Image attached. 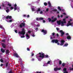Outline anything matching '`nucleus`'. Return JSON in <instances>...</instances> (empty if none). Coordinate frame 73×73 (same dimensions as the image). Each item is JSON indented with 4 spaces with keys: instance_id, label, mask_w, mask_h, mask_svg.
Wrapping results in <instances>:
<instances>
[{
    "instance_id": "nucleus-1",
    "label": "nucleus",
    "mask_w": 73,
    "mask_h": 73,
    "mask_svg": "<svg viewBox=\"0 0 73 73\" xmlns=\"http://www.w3.org/2000/svg\"><path fill=\"white\" fill-rule=\"evenodd\" d=\"M38 54L40 55L39 56V57L41 58V59H43L45 57V55H44V53H43L42 52H39Z\"/></svg>"
},
{
    "instance_id": "nucleus-2",
    "label": "nucleus",
    "mask_w": 73,
    "mask_h": 73,
    "mask_svg": "<svg viewBox=\"0 0 73 73\" xmlns=\"http://www.w3.org/2000/svg\"><path fill=\"white\" fill-rule=\"evenodd\" d=\"M19 34H21L22 35H25V30L24 28L22 29L21 31H19Z\"/></svg>"
},
{
    "instance_id": "nucleus-3",
    "label": "nucleus",
    "mask_w": 73,
    "mask_h": 73,
    "mask_svg": "<svg viewBox=\"0 0 73 73\" xmlns=\"http://www.w3.org/2000/svg\"><path fill=\"white\" fill-rule=\"evenodd\" d=\"M51 42H53V43H54V42H55V43L56 44H57L58 45H60V43L58 42V40L57 39H53L52 40Z\"/></svg>"
},
{
    "instance_id": "nucleus-4",
    "label": "nucleus",
    "mask_w": 73,
    "mask_h": 73,
    "mask_svg": "<svg viewBox=\"0 0 73 73\" xmlns=\"http://www.w3.org/2000/svg\"><path fill=\"white\" fill-rule=\"evenodd\" d=\"M57 24H58V25H61V26L62 27V26H64V25L63 24V21H61V20H59V21H57Z\"/></svg>"
},
{
    "instance_id": "nucleus-5",
    "label": "nucleus",
    "mask_w": 73,
    "mask_h": 73,
    "mask_svg": "<svg viewBox=\"0 0 73 73\" xmlns=\"http://www.w3.org/2000/svg\"><path fill=\"white\" fill-rule=\"evenodd\" d=\"M72 21V19H70V21L68 22V23H67L66 25L67 27H69V26H72V23H70V21Z\"/></svg>"
},
{
    "instance_id": "nucleus-6",
    "label": "nucleus",
    "mask_w": 73,
    "mask_h": 73,
    "mask_svg": "<svg viewBox=\"0 0 73 73\" xmlns=\"http://www.w3.org/2000/svg\"><path fill=\"white\" fill-rule=\"evenodd\" d=\"M25 23H22L21 24L19 25V27L21 28H22L23 27H25Z\"/></svg>"
},
{
    "instance_id": "nucleus-7",
    "label": "nucleus",
    "mask_w": 73,
    "mask_h": 73,
    "mask_svg": "<svg viewBox=\"0 0 73 73\" xmlns=\"http://www.w3.org/2000/svg\"><path fill=\"white\" fill-rule=\"evenodd\" d=\"M60 32L61 33L60 36L61 37H63L64 36V35L65 34V33L62 30H60Z\"/></svg>"
},
{
    "instance_id": "nucleus-8",
    "label": "nucleus",
    "mask_w": 73,
    "mask_h": 73,
    "mask_svg": "<svg viewBox=\"0 0 73 73\" xmlns=\"http://www.w3.org/2000/svg\"><path fill=\"white\" fill-rule=\"evenodd\" d=\"M41 32L42 33H43L44 34H46L47 33V31L46 30H44V29H42L41 31Z\"/></svg>"
},
{
    "instance_id": "nucleus-9",
    "label": "nucleus",
    "mask_w": 73,
    "mask_h": 73,
    "mask_svg": "<svg viewBox=\"0 0 73 73\" xmlns=\"http://www.w3.org/2000/svg\"><path fill=\"white\" fill-rule=\"evenodd\" d=\"M65 42V41L64 40H61L60 42V45L61 46H62L64 45V42Z\"/></svg>"
},
{
    "instance_id": "nucleus-10",
    "label": "nucleus",
    "mask_w": 73,
    "mask_h": 73,
    "mask_svg": "<svg viewBox=\"0 0 73 73\" xmlns=\"http://www.w3.org/2000/svg\"><path fill=\"white\" fill-rule=\"evenodd\" d=\"M61 69V68H54V71L55 72H57V71L58 70H60Z\"/></svg>"
},
{
    "instance_id": "nucleus-11",
    "label": "nucleus",
    "mask_w": 73,
    "mask_h": 73,
    "mask_svg": "<svg viewBox=\"0 0 73 73\" xmlns=\"http://www.w3.org/2000/svg\"><path fill=\"white\" fill-rule=\"evenodd\" d=\"M6 19H12V16L8 15L6 17Z\"/></svg>"
},
{
    "instance_id": "nucleus-12",
    "label": "nucleus",
    "mask_w": 73,
    "mask_h": 73,
    "mask_svg": "<svg viewBox=\"0 0 73 73\" xmlns=\"http://www.w3.org/2000/svg\"><path fill=\"white\" fill-rule=\"evenodd\" d=\"M56 20H57V18H55L54 19L52 20L51 21V22L54 23V22H55Z\"/></svg>"
},
{
    "instance_id": "nucleus-13",
    "label": "nucleus",
    "mask_w": 73,
    "mask_h": 73,
    "mask_svg": "<svg viewBox=\"0 0 73 73\" xmlns=\"http://www.w3.org/2000/svg\"><path fill=\"white\" fill-rule=\"evenodd\" d=\"M1 45L3 48H5V46H6V45H5V44L3 43H2Z\"/></svg>"
},
{
    "instance_id": "nucleus-14",
    "label": "nucleus",
    "mask_w": 73,
    "mask_h": 73,
    "mask_svg": "<svg viewBox=\"0 0 73 73\" xmlns=\"http://www.w3.org/2000/svg\"><path fill=\"white\" fill-rule=\"evenodd\" d=\"M48 4L49 7H52V5H51V3L50 1L48 2Z\"/></svg>"
},
{
    "instance_id": "nucleus-15",
    "label": "nucleus",
    "mask_w": 73,
    "mask_h": 73,
    "mask_svg": "<svg viewBox=\"0 0 73 73\" xmlns=\"http://www.w3.org/2000/svg\"><path fill=\"white\" fill-rule=\"evenodd\" d=\"M63 20L64 21H63V24L64 25V24H66V20H65V19H63Z\"/></svg>"
},
{
    "instance_id": "nucleus-16",
    "label": "nucleus",
    "mask_w": 73,
    "mask_h": 73,
    "mask_svg": "<svg viewBox=\"0 0 73 73\" xmlns=\"http://www.w3.org/2000/svg\"><path fill=\"white\" fill-rule=\"evenodd\" d=\"M1 51L2 53H4L5 52V50H4L3 48H1Z\"/></svg>"
},
{
    "instance_id": "nucleus-17",
    "label": "nucleus",
    "mask_w": 73,
    "mask_h": 73,
    "mask_svg": "<svg viewBox=\"0 0 73 73\" xmlns=\"http://www.w3.org/2000/svg\"><path fill=\"white\" fill-rule=\"evenodd\" d=\"M14 56H15L16 57H19V55H18V54H17V53L14 54Z\"/></svg>"
},
{
    "instance_id": "nucleus-18",
    "label": "nucleus",
    "mask_w": 73,
    "mask_h": 73,
    "mask_svg": "<svg viewBox=\"0 0 73 73\" xmlns=\"http://www.w3.org/2000/svg\"><path fill=\"white\" fill-rule=\"evenodd\" d=\"M9 50H6V54H8V53H9Z\"/></svg>"
},
{
    "instance_id": "nucleus-19",
    "label": "nucleus",
    "mask_w": 73,
    "mask_h": 73,
    "mask_svg": "<svg viewBox=\"0 0 73 73\" xmlns=\"http://www.w3.org/2000/svg\"><path fill=\"white\" fill-rule=\"evenodd\" d=\"M67 39H71V37H70V36L69 35L67 36Z\"/></svg>"
},
{
    "instance_id": "nucleus-20",
    "label": "nucleus",
    "mask_w": 73,
    "mask_h": 73,
    "mask_svg": "<svg viewBox=\"0 0 73 73\" xmlns=\"http://www.w3.org/2000/svg\"><path fill=\"white\" fill-rule=\"evenodd\" d=\"M58 9H59V11H61V10H62V9H61V7L60 6H58Z\"/></svg>"
},
{
    "instance_id": "nucleus-21",
    "label": "nucleus",
    "mask_w": 73,
    "mask_h": 73,
    "mask_svg": "<svg viewBox=\"0 0 73 73\" xmlns=\"http://www.w3.org/2000/svg\"><path fill=\"white\" fill-rule=\"evenodd\" d=\"M26 36L28 38H29V35H28V34H26Z\"/></svg>"
},
{
    "instance_id": "nucleus-22",
    "label": "nucleus",
    "mask_w": 73,
    "mask_h": 73,
    "mask_svg": "<svg viewBox=\"0 0 73 73\" xmlns=\"http://www.w3.org/2000/svg\"><path fill=\"white\" fill-rule=\"evenodd\" d=\"M6 39L7 40V41H9V37H6Z\"/></svg>"
},
{
    "instance_id": "nucleus-23",
    "label": "nucleus",
    "mask_w": 73,
    "mask_h": 73,
    "mask_svg": "<svg viewBox=\"0 0 73 73\" xmlns=\"http://www.w3.org/2000/svg\"><path fill=\"white\" fill-rule=\"evenodd\" d=\"M41 11V9L40 8H39L38 9V10H36V12H39Z\"/></svg>"
},
{
    "instance_id": "nucleus-24",
    "label": "nucleus",
    "mask_w": 73,
    "mask_h": 73,
    "mask_svg": "<svg viewBox=\"0 0 73 73\" xmlns=\"http://www.w3.org/2000/svg\"><path fill=\"white\" fill-rule=\"evenodd\" d=\"M44 5L45 6H47V5H48V3L46 2L44 3Z\"/></svg>"
},
{
    "instance_id": "nucleus-25",
    "label": "nucleus",
    "mask_w": 73,
    "mask_h": 73,
    "mask_svg": "<svg viewBox=\"0 0 73 73\" xmlns=\"http://www.w3.org/2000/svg\"><path fill=\"white\" fill-rule=\"evenodd\" d=\"M59 64L61 65V64H62V61H61V60H59Z\"/></svg>"
},
{
    "instance_id": "nucleus-26",
    "label": "nucleus",
    "mask_w": 73,
    "mask_h": 73,
    "mask_svg": "<svg viewBox=\"0 0 73 73\" xmlns=\"http://www.w3.org/2000/svg\"><path fill=\"white\" fill-rule=\"evenodd\" d=\"M48 20L49 22H50L52 21V19L50 18H48Z\"/></svg>"
},
{
    "instance_id": "nucleus-27",
    "label": "nucleus",
    "mask_w": 73,
    "mask_h": 73,
    "mask_svg": "<svg viewBox=\"0 0 73 73\" xmlns=\"http://www.w3.org/2000/svg\"><path fill=\"white\" fill-rule=\"evenodd\" d=\"M7 5H8V6H9V7H11V6H12V5H11V4L9 3H8Z\"/></svg>"
},
{
    "instance_id": "nucleus-28",
    "label": "nucleus",
    "mask_w": 73,
    "mask_h": 73,
    "mask_svg": "<svg viewBox=\"0 0 73 73\" xmlns=\"http://www.w3.org/2000/svg\"><path fill=\"white\" fill-rule=\"evenodd\" d=\"M68 43H66L64 45V46H68Z\"/></svg>"
},
{
    "instance_id": "nucleus-29",
    "label": "nucleus",
    "mask_w": 73,
    "mask_h": 73,
    "mask_svg": "<svg viewBox=\"0 0 73 73\" xmlns=\"http://www.w3.org/2000/svg\"><path fill=\"white\" fill-rule=\"evenodd\" d=\"M57 11V10L56 9H54L52 10V11H53V12H56V11Z\"/></svg>"
},
{
    "instance_id": "nucleus-30",
    "label": "nucleus",
    "mask_w": 73,
    "mask_h": 73,
    "mask_svg": "<svg viewBox=\"0 0 73 73\" xmlns=\"http://www.w3.org/2000/svg\"><path fill=\"white\" fill-rule=\"evenodd\" d=\"M39 19H40V20H42L44 19V18L43 17H40L39 18Z\"/></svg>"
},
{
    "instance_id": "nucleus-31",
    "label": "nucleus",
    "mask_w": 73,
    "mask_h": 73,
    "mask_svg": "<svg viewBox=\"0 0 73 73\" xmlns=\"http://www.w3.org/2000/svg\"><path fill=\"white\" fill-rule=\"evenodd\" d=\"M63 71H64V72H66V68H64L63 69Z\"/></svg>"
},
{
    "instance_id": "nucleus-32",
    "label": "nucleus",
    "mask_w": 73,
    "mask_h": 73,
    "mask_svg": "<svg viewBox=\"0 0 73 73\" xmlns=\"http://www.w3.org/2000/svg\"><path fill=\"white\" fill-rule=\"evenodd\" d=\"M10 9L11 10H12V9H13V6H11L10 7Z\"/></svg>"
},
{
    "instance_id": "nucleus-33",
    "label": "nucleus",
    "mask_w": 73,
    "mask_h": 73,
    "mask_svg": "<svg viewBox=\"0 0 73 73\" xmlns=\"http://www.w3.org/2000/svg\"><path fill=\"white\" fill-rule=\"evenodd\" d=\"M5 4H2V6L4 8H5Z\"/></svg>"
},
{
    "instance_id": "nucleus-34",
    "label": "nucleus",
    "mask_w": 73,
    "mask_h": 73,
    "mask_svg": "<svg viewBox=\"0 0 73 73\" xmlns=\"http://www.w3.org/2000/svg\"><path fill=\"white\" fill-rule=\"evenodd\" d=\"M8 63L7 62L6 64V67H7L8 66Z\"/></svg>"
},
{
    "instance_id": "nucleus-35",
    "label": "nucleus",
    "mask_w": 73,
    "mask_h": 73,
    "mask_svg": "<svg viewBox=\"0 0 73 73\" xmlns=\"http://www.w3.org/2000/svg\"><path fill=\"white\" fill-rule=\"evenodd\" d=\"M2 42H5V39H3V40L1 41Z\"/></svg>"
},
{
    "instance_id": "nucleus-36",
    "label": "nucleus",
    "mask_w": 73,
    "mask_h": 73,
    "mask_svg": "<svg viewBox=\"0 0 73 73\" xmlns=\"http://www.w3.org/2000/svg\"><path fill=\"white\" fill-rule=\"evenodd\" d=\"M14 11H16V10H17V7H14Z\"/></svg>"
},
{
    "instance_id": "nucleus-37",
    "label": "nucleus",
    "mask_w": 73,
    "mask_h": 73,
    "mask_svg": "<svg viewBox=\"0 0 73 73\" xmlns=\"http://www.w3.org/2000/svg\"><path fill=\"white\" fill-rule=\"evenodd\" d=\"M0 61H1V62H3V59H0Z\"/></svg>"
},
{
    "instance_id": "nucleus-38",
    "label": "nucleus",
    "mask_w": 73,
    "mask_h": 73,
    "mask_svg": "<svg viewBox=\"0 0 73 73\" xmlns=\"http://www.w3.org/2000/svg\"><path fill=\"white\" fill-rule=\"evenodd\" d=\"M65 63H63L62 64V66H65Z\"/></svg>"
},
{
    "instance_id": "nucleus-39",
    "label": "nucleus",
    "mask_w": 73,
    "mask_h": 73,
    "mask_svg": "<svg viewBox=\"0 0 73 73\" xmlns=\"http://www.w3.org/2000/svg\"><path fill=\"white\" fill-rule=\"evenodd\" d=\"M6 12H7V13H8V12H9V9H7L6 10Z\"/></svg>"
},
{
    "instance_id": "nucleus-40",
    "label": "nucleus",
    "mask_w": 73,
    "mask_h": 73,
    "mask_svg": "<svg viewBox=\"0 0 73 73\" xmlns=\"http://www.w3.org/2000/svg\"><path fill=\"white\" fill-rule=\"evenodd\" d=\"M52 36H54V35H55V33H52Z\"/></svg>"
},
{
    "instance_id": "nucleus-41",
    "label": "nucleus",
    "mask_w": 73,
    "mask_h": 73,
    "mask_svg": "<svg viewBox=\"0 0 73 73\" xmlns=\"http://www.w3.org/2000/svg\"><path fill=\"white\" fill-rule=\"evenodd\" d=\"M70 70H73V68H71L70 67L69 68Z\"/></svg>"
},
{
    "instance_id": "nucleus-42",
    "label": "nucleus",
    "mask_w": 73,
    "mask_h": 73,
    "mask_svg": "<svg viewBox=\"0 0 73 73\" xmlns=\"http://www.w3.org/2000/svg\"><path fill=\"white\" fill-rule=\"evenodd\" d=\"M0 28H1V29H3V28H4L3 27V26H2L1 25L0 26Z\"/></svg>"
},
{
    "instance_id": "nucleus-43",
    "label": "nucleus",
    "mask_w": 73,
    "mask_h": 73,
    "mask_svg": "<svg viewBox=\"0 0 73 73\" xmlns=\"http://www.w3.org/2000/svg\"><path fill=\"white\" fill-rule=\"evenodd\" d=\"M45 58H49L48 56V55H46L45 56Z\"/></svg>"
},
{
    "instance_id": "nucleus-44",
    "label": "nucleus",
    "mask_w": 73,
    "mask_h": 73,
    "mask_svg": "<svg viewBox=\"0 0 73 73\" xmlns=\"http://www.w3.org/2000/svg\"><path fill=\"white\" fill-rule=\"evenodd\" d=\"M36 20H37V21H39V20H40V18H37L36 19Z\"/></svg>"
},
{
    "instance_id": "nucleus-45",
    "label": "nucleus",
    "mask_w": 73,
    "mask_h": 73,
    "mask_svg": "<svg viewBox=\"0 0 73 73\" xmlns=\"http://www.w3.org/2000/svg\"><path fill=\"white\" fill-rule=\"evenodd\" d=\"M13 72H12V70H10L9 72H8V73H13Z\"/></svg>"
},
{
    "instance_id": "nucleus-46",
    "label": "nucleus",
    "mask_w": 73,
    "mask_h": 73,
    "mask_svg": "<svg viewBox=\"0 0 73 73\" xmlns=\"http://www.w3.org/2000/svg\"><path fill=\"white\" fill-rule=\"evenodd\" d=\"M27 50L28 51H30V49H29V48H27Z\"/></svg>"
},
{
    "instance_id": "nucleus-47",
    "label": "nucleus",
    "mask_w": 73,
    "mask_h": 73,
    "mask_svg": "<svg viewBox=\"0 0 73 73\" xmlns=\"http://www.w3.org/2000/svg\"><path fill=\"white\" fill-rule=\"evenodd\" d=\"M36 73H41V72H39L38 71H36Z\"/></svg>"
},
{
    "instance_id": "nucleus-48",
    "label": "nucleus",
    "mask_w": 73,
    "mask_h": 73,
    "mask_svg": "<svg viewBox=\"0 0 73 73\" xmlns=\"http://www.w3.org/2000/svg\"><path fill=\"white\" fill-rule=\"evenodd\" d=\"M56 30L57 31H59V28L58 27H56Z\"/></svg>"
},
{
    "instance_id": "nucleus-49",
    "label": "nucleus",
    "mask_w": 73,
    "mask_h": 73,
    "mask_svg": "<svg viewBox=\"0 0 73 73\" xmlns=\"http://www.w3.org/2000/svg\"><path fill=\"white\" fill-rule=\"evenodd\" d=\"M28 33L29 34H31V31H28Z\"/></svg>"
},
{
    "instance_id": "nucleus-50",
    "label": "nucleus",
    "mask_w": 73,
    "mask_h": 73,
    "mask_svg": "<svg viewBox=\"0 0 73 73\" xmlns=\"http://www.w3.org/2000/svg\"><path fill=\"white\" fill-rule=\"evenodd\" d=\"M23 63L22 62H21L20 63V65L22 66H23Z\"/></svg>"
},
{
    "instance_id": "nucleus-51",
    "label": "nucleus",
    "mask_w": 73,
    "mask_h": 73,
    "mask_svg": "<svg viewBox=\"0 0 73 73\" xmlns=\"http://www.w3.org/2000/svg\"><path fill=\"white\" fill-rule=\"evenodd\" d=\"M50 61H48V62L47 63V64H49V63H50Z\"/></svg>"
},
{
    "instance_id": "nucleus-52",
    "label": "nucleus",
    "mask_w": 73,
    "mask_h": 73,
    "mask_svg": "<svg viewBox=\"0 0 73 73\" xmlns=\"http://www.w3.org/2000/svg\"><path fill=\"white\" fill-rule=\"evenodd\" d=\"M32 36H33V37H35V34H32Z\"/></svg>"
},
{
    "instance_id": "nucleus-53",
    "label": "nucleus",
    "mask_w": 73,
    "mask_h": 73,
    "mask_svg": "<svg viewBox=\"0 0 73 73\" xmlns=\"http://www.w3.org/2000/svg\"><path fill=\"white\" fill-rule=\"evenodd\" d=\"M21 38H24L25 37V36H21Z\"/></svg>"
},
{
    "instance_id": "nucleus-54",
    "label": "nucleus",
    "mask_w": 73,
    "mask_h": 73,
    "mask_svg": "<svg viewBox=\"0 0 73 73\" xmlns=\"http://www.w3.org/2000/svg\"><path fill=\"white\" fill-rule=\"evenodd\" d=\"M49 11V9L48 8H47L46 9V12H48Z\"/></svg>"
},
{
    "instance_id": "nucleus-55",
    "label": "nucleus",
    "mask_w": 73,
    "mask_h": 73,
    "mask_svg": "<svg viewBox=\"0 0 73 73\" xmlns=\"http://www.w3.org/2000/svg\"><path fill=\"white\" fill-rule=\"evenodd\" d=\"M12 21V19L10 20H9V23H11Z\"/></svg>"
},
{
    "instance_id": "nucleus-56",
    "label": "nucleus",
    "mask_w": 73,
    "mask_h": 73,
    "mask_svg": "<svg viewBox=\"0 0 73 73\" xmlns=\"http://www.w3.org/2000/svg\"><path fill=\"white\" fill-rule=\"evenodd\" d=\"M17 7V4H15L14 5V7Z\"/></svg>"
},
{
    "instance_id": "nucleus-57",
    "label": "nucleus",
    "mask_w": 73,
    "mask_h": 73,
    "mask_svg": "<svg viewBox=\"0 0 73 73\" xmlns=\"http://www.w3.org/2000/svg\"><path fill=\"white\" fill-rule=\"evenodd\" d=\"M42 13H43V12L42 11H41L40 12V14H42Z\"/></svg>"
},
{
    "instance_id": "nucleus-58",
    "label": "nucleus",
    "mask_w": 73,
    "mask_h": 73,
    "mask_svg": "<svg viewBox=\"0 0 73 73\" xmlns=\"http://www.w3.org/2000/svg\"><path fill=\"white\" fill-rule=\"evenodd\" d=\"M56 36L57 37H58V36H59V35H58V33L56 34Z\"/></svg>"
},
{
    "instance_id": "nucleus-59",
    "label": "nucleus",
    "mask_w": 73,
    "mask_h": 73,
    "mask_svg": "<svg viewBox=\"0 0 73 73\" xmlns=\"http://www.w3.org/2000/svg\"><path fill=\"white\" fill-rule=\"evenodd\" d=\"M32 11L33 12V11H35V9H33V8H32Z\"/></svg>"
},
{
    "instance_id": "nucleus-60",
    "label": "nucleus",
    "mask_w": 73,
    "mask_h": 73,
    "mask_svg": "<svg viewBox=\"0 0 73 73\" xmlns=\"http://www.w3.org/2000/svg\"><path fill=\"white\" fill-rule=\"evenodd\" d=\"M35 30H36V31H37L38 30V28H36V29H35Z\"/></svg>"
},
{
    "instance_id": "nucleus-61",
    "label": "nucleus",
    "mask_w": 73,
    "mask_h": 73,
    "mask_svg": "<svg viewBox=\"0 0 73 73\" xmlns=\"http://www.w3.org/2000/svg\"><path fill=\"white\" fill-rule=\"evenodd\" d=\"M36 27H40V25L39 24H38L37 26Z\"/></svg>"
},
{
    "instance_id": "nucleus-62",
    "label": "nucleus",
    "mask_w": 73,
    "mask_h": 73,
    "mask_svg": "<svg viewBox=\"0 0 73 73\" xmlns=\"http://www.w3.org/2000/svg\"><path fill=\"white\" fill-rule=\"evenodd\" d=\"M1 66H3V64H1L0 65Z\"/></svg>"
},
{
    "instance_id": "nucleus-63",
    "label": "nucleus",
    "mask_w": 73,
    "mask_h": 73,
    "mask_svg": "<svg viewBox=\"0 0 73 73\" xmlns=\"http://www.w3.org/2000/svg\"><path fill=\"white\" fill-rule=\"evenodd\" d=\"M15 33H17V31L16 30H15Z\"/></svg>"
},
{
    "instance_id": "nucleus-64",
    "label": "nucleus",
    "mask_w": 73,
    "mask_h": 73,
    "mask_svg": "<svg viewBox=\"0 0 73 73\" xmlns=\"http://www.w3.org/2000/svg\"><path fill=\"white\" fill-rule=\"evenodd\" d=\"M64 73H68V72H67V71H66L65 72H64Z\"/></svg>"
}]
</instances>
